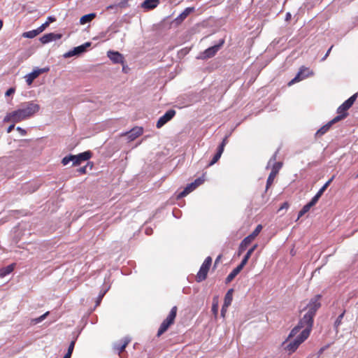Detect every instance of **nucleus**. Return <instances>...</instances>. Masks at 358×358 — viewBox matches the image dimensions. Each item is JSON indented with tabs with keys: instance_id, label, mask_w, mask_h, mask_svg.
I'll use <instances>...</instances> for the list:
<instances>
[{
	"instance_id": "nucleus-1",
	"label": "nucleus",
	"mask_w": 358,
	"mask_h": 358,
	"mask_svg": "<svg viewBox=\"0 0 358 358\" xmlns=\"http://www.w3.org/2000/svg\"><path fill=\"white\" fill-rule=\"evenodd\" d=\"M40 109V105L34 101L24 102L17 110L7 113L3 118V122L13 123L22 122L33 117Z\"/></svg>"
},
{
	"instance_id": "nucleus-2",
	"label": "nucleus",
	"mask_w": 358,
	"mask_h": 358,
	"mask_svg": "<svg viewBox=\"0 0 358 358\" xmlns=\"http://www.w3.org/2000/svg\"><path fill=\"white\" fill-rule=\"evenodd\" d=\"M320 298L321 296L318 294L310 300L306 306L308 311L301 319L302 322H305L306 324V329H308V331L310 332L311 331L313 327V318L315 315V313L321 306V303L320 302Z\"/></svg>"
},
{
	"instance_id": "nucleus-3",
	"label": "nucleus",
	"mask_w": 358,
	"mask_h": 358,
	"mask_svg": "<svg viewBox=\"0 0 358 358\" xmlns=\"http://www.w3.org/2000/svg\"><path fill=\"white\" fill-rule=\"evenodd\" d=\"M91 157L92 152L90 151H85L76 155H69L62 159V164L66 166L71 162L72 166H78L90 159Z\"/></svg>"
},
{
	"instance_id": "nucleus-4",
	"label": "nucleus",
	"mask_w": 358,
	"mask_h": 358,
	"mask_svg": "<svg viewBox=\"0 0 358 358\" xmlns=\"http://www.w3.org/2000/svg\"><path fill=\"white\" fill-rule=\"evenodd\" d=\"M310 333L308 329L302 330L300 334L293 341H291L286 345L285 349L289 353L295 352L298 347L308 338Z\"/></svg>"
},
{
	"instance_id": "nucleus-5",
	"label": "nucleus",
	"mask_w": 358,
	"mask_h": 358,
	"mask_svg": "<svg viewBox=\"0 0 358 358\" xmlns=\"http://www.w3.org/2000/svg\"><path fill=\"white\" fill-rule=\"evenodd\" d=\"M176 314L177 307L173 306L171 308L169 315L161 324L157 331V336H160L162 334H163L169 329V327L174 322Z\"/></svg>"
},
{
	"instance_id": "nucleus-6",
	"label": "nucleus",
	"mask_w": 358,
	"mask_h": 358,
	"mask_svg": "<svg viewBox=\"0 0 358 358\" xmlns=\"http://www.w3.org/2000/svg\"><path fill=\"white\" fill-rule=\"evenodd\" d=\"M212 263V259L210 257H208L204 260L203 263L200 267V269L196 275V281L200 282L206 280L210 266Z\"/></svg>"
},
{
	"instance_id": "nucleus-7",
	"label": "nucleus",
	"mask_w": 358,
	"mask_h": 358,
	"mask_svg": "<svg viewBox=\"0 0 358 358\" xmlns=\"http://www.w3.org/2000/svg\"><path fill=\"white\" fill-rule=\"evenodd\" d=\"M275 157H276V154H275L272 157L271 159L269 160L268 163V166H267V168H268L269 166H272V169H271V171L268 177V179H274L279 170L281 169L282 167V162H275Z\"/></svg>"
},
{
	"instance_id": "nucleus-8",
	"label": "nucleus",
	"mask_w": 358,
	"mask_h": 358,
	"mask_svg": "<svg viewBox=\"0 0 358 358\" xmlns=\"http://www.w3.org/2000/svg\"><path fill=\"white\" fill-rule=\"evenodd\" d=\"M91 45V43L87 42L81 45L75 47L73 50L64 54V58L79 55L86 51V49Z\"/></svg>"
},
{
	"instance_id": "nucleus-9",
	"label": "nucleus",
	"mask_w": 358,
	"mask_h": 358,
	"mask_svg": "<svg viewBox=\"0 0 358 358\" xmlns=\"http://www.w3.org/2000/svg\"><path fill=\"white\" fill-rule=\"evenodd\" d=\"M204 180H194L193 182L187 185L184 189L177 195V199H181L186 196L199 185H202Z\"/></svg>"
},
{
	"instance_id": "nucleus-10",
	"label": "nucleus",
	"mask_w": 358,
	"mask_h": 358,
	"mask_svg": "<svg viewBox=\"0 0 358 358\" xmlns=\"http://www.w3.org/2000/svg\"><path fill=\"white\" fill-rule=\"evenodd\" d=\"M313 73L309 70V69L302 66L296 76L288 83L289 85H291L296 82H299L307 77L310 75H313Z\"/></svg>"
},
{
	"instance_id": "nucleus-11",
	"label": "nucleus",
	"mask_w": 358,
	"mask_h": 358,
	"mask_svg": "<svg viewBox=\"0 0 358 358\" xmlns=\"http://www.w3.org/2000/svg\"><path fill=\"white\" fill-rule=\"evenodd\" d=\"M176 115V111L173 109L169 110L162 115L157 122L156 127L159 129L162 127L166 123L170 121Z\"/></svg>"
},
{
	"instance_id": "nucleus-12",
	"label": "nucleus",
	"mask_w": 358,
	"mask_h": 358,
	"mask_svg": "<svg viewBox=\"0 0 358 358\" xmlns=\"http://www.w3.org/2000/svg\"><path fill=\"white\" fill-rule=\"evenodd\" d=\"M357 98V93H355L338 108L337 113L342 114L347 113V110L352 106Z\"/></svg>"
},
{
	"instance_id": "nucleus-13",
	"label": "nucleus",
	"mask_w": 358,
	"mask_h": 358,
	"mask_svg": "<svg viewBox=\"0 0 358 358\" xmlns=\"http://www.w3.org/2000/svg\"><path fill=\"white\" fill-rule=\"evenodd\" d=\"M49 68L36 69L25 76L27 83L30 85L40 74L48 72Z\"/></svg>"
},
{
	"instance_id": "nucleus-14",
	"label": "nucleus",
	"mask_w": 358,
	"mask_h": 358,
	"mask_svg": "<svg viewBox=\"0 0 358 358\" xmlns=\"http://www.w3.org/2000/svg\"><path fill=\"white\" fill-rule=\"evenodd\" d=\"M224 43V39H221L220 43L217 45H213L212 47L208 48L203 52V57L204 58H210L213 57L217 52L220 50V48L223 45Z\"/></svg>"
},
{
	"instance_id": "nucleus-15",
	"label": "nucleus",
	"mask_w": 358,
	"mask_h": 358,
	"mask_svg": "<svg viewBox=\"0 0 358 358\" xmlns=\"http://www.w3.org/2000/svg\"><path fill=\"white\" fill-rule=\"evenodd\" d=\"M143 130L142 127H136L131 129L129 132L124 134V135L127 136L129 141H131L141 136L143 134Z\"/></svg>"
},
{
	"instance_id": "nucleus-16",
	"label": "nucleus",
	"mask_w": 358,
	"mask_h": 358,
	"mask_svg": "<svg viewBox=\"0 0 358 358\" xmlns=\"http://www.w3.org/2000/svg\"><path fill=\"white\" fill-rule=\"evenodd\" d=\"M62 38V34H55V33H49L43 35L40 38V41L43 44H45L50 43L51 41H57Z\"/></svg>"
},
{
	"instance_id": "nucleus-17",
	"label": "nucleus",
	"mask_w": 358,
	"mask_h": 358,
	"mask_svg": "<svg viewBox=\"0 0 358 358\" xmlns=\"http://www.w3.org/2000/svg\"><path fill=\"white\" fill-rule=\"evenodd\" d=\"M301 329H306V324L305 322H302V320H300L298 324L291 330L287 338L284 342V343L287 342L289 339L294 337Z\"/></svg>"
},
{
	"instance_id": "nucleus-18",
	"label": "nucleus",
	"mask_w": 358,
	"mask_h": 358,
	"mask_svg": "<svg viewBox=\"0 0 358 358\" xmlns=\"http://www.w3.org/2000/svg\"><path fill=\"white\" fill-rule=\"evenodd\" d=\"M108 57L109 59L115 64H123L124 63V57L122 54L115 51H108Z\"/></svg>"
},
{
	"instance_id": "nucleus-19",
	"label": "nucleus",
	"mask_w": 358,
	"mask_h": 358,
	"mask_svg": "<svg viewBox=\"0 0 358 358\" xmlns=\"http://www.w3.org/2000/svg\"><path fill=\"white\" fill-rule=\"evenodd\" d=\"M159 3V0H145L141 4V7L146 10H152L155 8Z\"/></svg>"
},
{
	"instance_id": "nucleus-20",
	"label": "nucleus",
	"mask_w": 358,
	"mask_h": 358,
	"mask_svg": "<svg viewBox=\"0 0 358 358\" xmlns=\"http://www.w3.org/2000/svg\"><path fill=\"white\" fill-rule=\"evenodd\" d=\"M131 338L129 337H124L120 343H115L114 348L118 350L119 354L123 352L127 345L130 343Z\"/></svg>"
},
{
	"instance_id": "nucleus-21",
	"label": "nucleus",
	"mask_w": 358,
	"mask_h": 358,
	"mask_svg": "<svg viewBox=\"0 0 358 358\" xmlns=\"http://www.w3.org/2000/svg\"><path fill=\"white\" fill-rule=\"evenodd\" d=\"M243 268V266H241V264H239L238 266L234 268L226 278L225 282L229 283L232 281L233 279L241 272Z\"/></svg>"
},
{
	"instance_id": "nucleus-22",
	"label": "nucleus",
	"mask_w": 358,
	"mask_h": 358,
	"mask_svg": "<svg viewBox=\"0 0 358 358\" xmlns=\"http://www.w3.org/2000/svg\"><path fill=\"white\" fill-rule=\"evenodd\" d=\"M252 243V241L248 238L245 237L240 243L238 250V256L241 255V254L246 250L248 246Z\"/></svg>"
},
{
	"instance_id": "nucleus-23",
	"label": "nucleus",
	"mask_w": 358,
	"mask_h": 358,
	"mask_svg": "<svg viewBox=\"0 0 358 358\" xmlns=\"http://www.w3.org/2000/svg\"><path fill=\"white\" fill-rule=\"evenodd\" d=\"M332 180H327V182L320 189V190L317 192V193L312 198V200L313 202L316 203L318 201L319 199L321 197V196L323 194L325 189L327 188V187L329 185Z\"/></svg>"
},
{
	"instance_id": "nucleus-24",
	"label": "nucleus",
	"mask_w": 358,
	"mask_h": 358,
	"mask_svg": "<svg viewBox=\"0 0 358 358\" xmlns=\"http://www.w3.org/2000/svg\"><path fill=\"white\" fill-rule=\"evenodd\" d=\"M233 292L234 289H230L226 293L224 299V307L228 308L231 305L233 299Z\"/></svg>"
},
{
	"instance_id": "nucleus-25",
	"label": "nucleus",
	"mask_w": 358,
	"mask_h": 358,
	"mask_svg": "<svg viewBox=\"0 0 358 358\" xmlns=\"http://www.w3.org/2000/svg\"><path fill=\"white\" fill-rule=\"evenodd\" d=\"M316 204V203L313 202V201L311 199L310 202H308L307 204H306L302 209L299 212L298 214V219L303 215H304L306 213H308L310 209L314 206Z\"/></svg>"
},
{
	"instance_id": "nucleus-26",
	"label": "nucleus",
	"mask_w": 358,
	"mask_h": 358,
	"mask_svg": "<svg viewBox=\"0 0 358 358\" xmlns=\"http://www.w3.org/2000/svg\"><path fill=\"white\" fill-rule=\"evenodd\" d=\"M96 17V14L92 13L87 15H85L82 16L80 19V23L81 24H85L87 22H91Z\"/></svg>"
},
{
	"instance_id": "nucleus-27",
	"label": "nucleus",
	"mask_w": 358,
	"mask_h": 358,
	"mask_svg": "<svg viewBox=\"0 0 358 358\" xmlns=\"http://www.w3.org/2000/svg\"><path fill=\"white\" fill-rule=\"evenodd\" d=\"M14 269V264H10L0 269V276L5 277L10 274Z\"/></svg>"
},
{
	"instance_id": "nucleus-28",
	"label": "nucleus",
	"mask_w": 358,
	"mask_h": 358,
	"mask_svg": "<svg viewBox=\"0 0 358 358\" xmlns=\"http://www.w3.org/2000/svg\"><path fill=\"white\" fill-rule=\"evenodd\" d=\"M222 153H223V152L221 151V149H217V152L213 156L212 160L210 162L209 166H212L214 164H215L220 159V158L221 157Z\"/></svg>"
},
{
	"instance_id": "nucleus-29",
	"label": "nucleus",
	"mask_w": 358,
	"mask_h": 358,
	"mask_svg": "<svg viewBox=\"0 0 358 358\" xmlns=\"http://www.w3.org/2000/svg\"><path fill=\"white\" fill-rule=\"evenodd\" d=\"M262 229V225L259 224L257 226L255 229L252 231V234H250L248 237L252 241L255 239V238L260 233L261 230Z\"/></svg>"
},
{
	"instance_id": "nucleus-30",
	"label": "nucleus",
	"mask_w": 358,
	"mask_h": 358,
	"mask_svg": "<svg viewBox=\"0 0 358 358\" xmlns=\"http://www.w3.org/2000/svg\"><path fill=\"white\" fill-rule=\"evenodd\" d=\"M331 127V123L328 122L317 131L316 135L322 136L330 129Z\"/></svg>"
},
{
	"instance_id": "nucleus-31",
	"label": "nucleus",
	"mask_w": 358,
	"mask_h": 358,
	"mask_svg": "<svg viewBox=\"0 0 358 358\" xmlns=\"http://www.w3.org/2000/svg\"><path fill=\"white\" fill-rule=\"evenodd\" d=\"M37 35H38V34L37 31H36V29H34V30L24 32L22 36L24 38H34Z\"/></svg>"
},
{
	"instance_id": "nucleus-32",
	"label": "nucleus",
	"mask_w": 358,
	"mask_h": 358,
	"mask_svg": "<svg viewBox=\"0 0 358 358\" xmlns=\"http://www.w3.org/2000/svg\"><path fill=\"white\" fill-rule=\"evenodd\" d=\"M92 166H93L92 163L87 162V164L85 166L79 168L78 169V171L80 173H87L88 172V169L92 170Z\"/></svg>"
},
{
	"instance_id": "nucleus-33",
	"label": "nucleus",
	"mask_w": 358,
	"mask_h": 358,
	"mask_svg": "<svg viewBox=\"0 0 358 358\" xmlns=\"http://www.w3.org/2000/svg\"><path fill=\"white\" fill-rule=\"evenodd\" d=\"M339 115H337L336 117H335L332 120H331L330 122H329V123H331V125L332 126L333 124L344 119L345 117H347L348 115V113H338Z\"/></svg>"
},
{
	"instance_id": "nucleus-34",
	"label": "nucleus",
	"mask_w": 358,
	"mask_h": 358,
	"mask_svg": "<svg viewBox=\"0 0 358 358\" xmlns=\"http://www.w3.org/2000/svg\"><path fill=\"white\" fill-rule=\"evenodd\" d=\"M31 186V184L30 182H27L26 183H24V186H23V192H25V193H31V192H34V191H36V189L38 188V187H35V188H33V189H30V187Z\"/></svg>"
},
{
	"instance_id": "nucleus-35",
	"label": "nucleus",
	"mask_w": 358,
	"mask_h": 358,
	"mask_svg": "<svg viewBox=\"0 0 358 358\" xmlns=\"http://www.w3.org/2000/svg\"><path fill=\"white\" fill-rule=\"evenodd\" d=\"M49 315V312H46L38 317L34 318L31 320V322L34 324L41 322L46 317Z\"/></svg>"
},
{
	"instance_id": "nucleus-36",
	"label": "nucleus",
	"mask_w": 358,
	"mask_h": 358,
	"mask_svg": "<svg viewBox=\"0 0 358 358\" xmlns=\"http://www.w3.org/2000/svg\"><path fill=\"white\" fill-rule=\"evenodd\" d=\"M74 345H75V341H71L69 346L68 351L63 358H71L73 348H74Z\"/></svg>"
},
{
	"instance_id": "nucleus-37",
	"label": "nucleus",
	"mask_w": 358,
	"mask_h": 358,
	"mask_svg": "<svg viewBox=\"0 0 358 358\" xmlns=\"http://www.w3.org/2000/svg\"><path fill=\"white\" fill-rule=\"evenodd\" d=\"M344 314H345V311L343 312L341 314H340L338 317L336 318L335 322H334V327L335 329L337 330V329L338 328V327L341 325V322H342V320L344 317Z\"/></svg>"
},
{
	"instance_id": "nucleus-38",
	"label": "nucleus",
	"mask_w": 358,
	"mask_h": 358,
	"mask_svg": "<svg viewBox=\"0 0 358 358\" xmlns=\"http://www.w3.org/2000/svg\"><path fill=\"white\" fill-rule=\"evenodd\" d=\"M252 254L250 253L248 251H247L246 254L245 255L243 259H242L241 262V266H243L247 264L248 259H250V257H251Z\"/></svg>"
},
{
	"instance_id": "nucleus-39",
	"label": "nucleus",
	"mask_w": 358,
	"mask_h": 358,
	"mask_svg": "<svg viewBox=\"0 0 358 358\" xmlns=\"http://www.w3.org/2000/svg\"><path fill=\"white\" fill-rule=\"evenodd\" d=\"M194 10L193 8H187L180 15L181 19H185L190 13Z\"/></svg>"
},
{
	"instance_id": "nucleus-40",
	"label": "nucleus",
	"mask_w": 358,
	"mask_h": 358,
	"mask_svg": "<svg viewBox=\"0 0 358 358\" xmlns=\"http://www.w3.org/2000/svg\"><path fill=\"white\" fill-rule=\"evenodd\" d=\"M49 24V22H46L44 24H43L41 26L38 27L36 31H37L38 34H41L43 30L45 29L46 27H48Z\"/></svg>"
},
{
	"instance_id": "nucleus-41",
	"label": "nucleus",
	"mask_w": 358,
	"mask_h": 358,
	"mask_svg": "<svg viewBox=\"0 0 358 358\" xmlns=\"http://www.w3.org/2000/svg\"><path fill=\"white\" fill-rule=\"evenodd\" d=\"M107 291H108V289H106L105 290L100 292V294L98 296L97 301H96V305H98L100 303V301H101L102 298L106 294Z\"/></svg>"
},
{
	"instance_id": "nucleus-42",
	"label": "nucleus",
	"mask_w": 358,
	"mask_h": 358,
	"mask_svg": "<svg viewBox=\"0 0 358 358\" xmlns=\"http://www.w3.org/2000/svg\"><path fill=\"white\" fill-rule=\"evenodd\" d=\"M227 143V137H225L223 139V141L221 143V144L217 148V149H221V151L224 152V146L226 145Z\"/></svg>"
},
{
	"instance_id": "nucleus-43",
	"label": "nucleus",
	"mask_w": 358,
	"mask_h": 358,
	"mask_svg": "<svg viewBox=\"0 0 358 358\" xmlns=\"http://www.w3.org/2000/svg\"><path fill=\"white\" fill-rule=\"evenodd\" d=\"M289 205L287 202H284L281 206L280 207V208L278 209V212L283 210V209H285L287 210L288 208H289Z\"/></svg>"
},
{
	"instance_id": "nucleus-44",
	"label": "nucleus",
	"mask_w": 358,
	"mask_h": 358,
	"mask_svg": "<svg viewBox=\"0 0 358 358\" xmlns=\"http://www.w3.org/2000/svg\"><path fill=\"white\" fill-rule=\"evenodd\" d=\"M14 92H15V89H14V88H13V87H10V88H9V89L6 91V92L5 95H6V96H10V95L13 94Z\"/></svg>"
},
{
	"instance_id": "nucleus-45",
	"label": "nucleus",
	"mask_w": 358,
	"mask_h": 358,
	"mask_svg": "<svg viewBox=\"0 0 358 358\" xmlns=\"http://www.w3.org/2000/svg\"><path fill=\"white\" fill-rule=\"evenodd\" d=\"M333 48V45H331L329 49L327 50V53H325V55L322 57V61H324L327 57L329 56L331 49Z\"/></svg>"
},
{
	"instance_id": "nucleus-46",
	"label": "nucleus",
	"mask_w": 358,
	"mask_h": 358,
	"mask_svg": "<svg viewBox=\"0 0 358 358\" xmlns=\"http://www.w3.org/2000/svg\"><path fill=\"white\" fill-rule=\"evenodd\" d=\"M20 133L21 135L22 136H24L26 134H27V131L26 130H24V129L20 127H17V129H16Z\"/></svg>"
},
{
	"instance_id": "nucleus-47",
	"label": "nucleus",
	"mask_w": 358,
	"mask_h": 358,
	"mask_svg": "<svg viewBox=\"0 0 358 358\" xmlns=\"http://www.w3.org/2000/svg\"><path fill=\"white\" fill-rule=\"evenodd\" d=\"M212 311L213 312L214 314H217V303L213 304Z\"/></svg>"
},
{
	"instance_id": "nucleus-48",
	"label": "nucleus",
	"mask_w": 358,
	"mask_h": 358,
	"mask_svg": "<svg viewBox=\"0 0 358 358\" xmlns=\"http://www.w3.org/2000/svg\"><path fill=\"white\" fill-rule=\"evenodd\" d=\"M257 248V245H254L251 248H250L248 251L252 254L253 252L256 250V248Z\"/></svg>"
},
{
	"instance_id": "nucleus-49",
	"label": "nucleus",
	"mask_w": 358,
	"mask_h": 358,
	"mask_svg": "<svg viewBox=\"0 0 358 358\" xmlns=\"http://www.w3.org/2000/svg\"><path fill=\"white\" fill-rule=\"evenodd\" d=\"M257 248V245H254L251 248H250L248 251L252 254L253 252L256 250V248Z\"/></svg>"
},
{
	"instance_id": "nucleus-50",
	"label": "nucleus",
	"mask_w": 358,
	"mask_h": 358,
	"mask_svg": "<svg viewBox=\"0 0 358 358\" xmlns=\"http://www.w3.org/2000/svg\"><path fill=\"white\" fill-rule=\"evenodd\" d=\"M291 17H292V15H291V13H286V15H285V20H286L287 22H288V21H289V20H290Z\"/></svg>"
},
{
	"instance_id": "nucleus-51",
	"label": "nucleus",
	"mask_w": 358,
	"mask_h": 358,
	"mask_svg": "<svg viewBox=\"0 0 358 358\" xmlns=\"http://www.w3.org/2000/svg\"><path fill=\"white\" fill-rule=\"evenodd\" d=\"M145 232L147 235H150L152 233V229L151 228H146Z\"/></svg>"
},
{
	"instance_id": "nucleus-52",
	"label": "nucleus",
	"mask_w": 358,
	"mask_h": 358,
	"mask_svg": "<svg viewBox=\"0 0 358 358\" xmlns=\"http://www.w3.org/2000/svg\"><path fill=\"white\" fill-rule=\"evenodd\" d=\"M14 127H15L14 124H11V125H10V126L8 127V129H7V132H8V133H10V132L12 131V130L14 129Z\"/></svg>"
},
{
	"instance_id": "nucleus-53",
	"label": "nucleus",
	"mask_w": 358,
	"mask_h": 358,
	"mask_svg": "<svg viewBox=\"0 0 358 358\" xmlns=\"http://www.w3.org/2000/svg\"><path fill=\"white\" fill-rule=\"evenodd\" d=\"M227 308L226 307H224V305L222 306V310H221V315L224 317V313L226 312L227 310Z\"/></svg>"
},
{
	"instance_id": "nucleus-54",
	"label": "nucleus",
	"mask_w": 358,
	"mask_h": 358,
	"mask_svg": "<svg viewBox=\"0 0 358 358\" xmlns=\"http://www.w3.org/2000/svg\"><path fill=\"white\" fill-rule=\"evenodd\" d=\"M327 348V347H323V348H320V350H319V352H318V356H320V355L323 353L324 350Z\"/></svg>"
},
{
	"instance_id": "nucleus-55",
	"label": "nucleus",
	"mask_w": 358,
	"mask_h": 358,
	"mask_svg": "<svg viewBox=\"0 0 358 358\" xmlns=\"http://www.w3.org/2000/svg\"><path fill=\"white\" fill-rule=\"evenodd\" d=\"M273 180H266V189L272 184Z\"/></svg>"
},
{
	"instance_id": "nucleus-56",
	"label": "nucleus",
	"mask_w": 358,
	"mask_h": 358,
	"mask_svg": "<svg viewBox=\"0 0 358 358\" xmlns=\"http://www.w3.org/2000/svg\"><path fill=\"white\" fill-rule=\"evenodd\" d=\"M48 20H49V21H51V22L55 20V19L53 17H48Z\"/></svg>"
},
{
	"instance_id": "nucleus-57",
	"label": "nucleus",
	"mask_w": 358,
	"mask_h": 358,
	"mask_svg": "<svg viewBox=\"0 0 358 358\" xmlns=\"http://www.w3.org/2000/svg\"><path fill=\"white\" fill-rule=\"evenodd\" d=\"M219 259H220V257H218L217 258V259L215 260V264L219 261Z\"/></svg>"
},
{
	"instance_id": "nucleus-58",
	"label": "nucleus",
	"mask_w": 358,
	"mask_h": 358,
	"mask_svg": "<svg viewBox=\"0 0 358 358\" xmlns=\"http://www.w3.org/2000/svg\"><path fill=\"white\" fill-rule=\"evenodd\" d=\"M113 8V7H112V6H109L108 7V8Z\"/></svg>"
},
{
	"instance_id": "nucleus-59",
	"label": "nucleus",
	"mask_w": 358,
	"mask_h": 358,
	"mask_svg": "<svg viewBox=\"0 0 358 358\" xmlns=\"http://www.w3.org/2000/svg\"><path fill=\"white\" fill-rule=\"evenodd\" d=\"M122 70H123V71H124V70H126V68H124V66H123Z\"/></svg>"
},
{
	"instance_id": "nucleus-60",
	"label": "nucleus",
	"mask_w": 358,
	"mask_h": 358,
	"mask_svg": "<svg viewBox=\"0 0 358 358\" xmlns=\"http://www.w3.org/2000/svg\"><path fill=\"white\" fill-rule=\"evenodd\" d=\"M357 177H358V174H357Z\"/></svg>"
}]
</instances>
